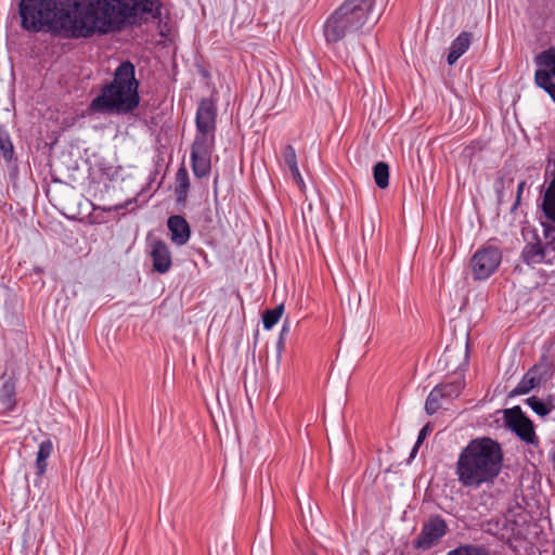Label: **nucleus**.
<instances>
[{
    "label": "nucleus",
    "instance_id": "c85d7f7f",
    "mask_svg": "<svg viewBox=\"0 0 555 555\" xmlns=\"http://www.w3.org/2000/svg\"><path fill=\"white\" fill-rule=\"evenodd\" d=\"M526 403L531 408V410L539 416L544 417L548 415L550 409L546 406L544 400L540 399L537 396L529 397L526 399Z\"/></svg>",
    "mask_w": 555,
    "mask_h": 555
},
{
    "label": "nucleus",
    "instance_id": "7c9ffc66",
    "mask_svg": "<svg viewBox=\"0 0 555 555\" xmlns=\"http://www.w3.org/2000/svg\"><path fill=\"white\" fill-rule=\"evenodd\" d=\"M433 425L430 423H427L418 433L417 440L411 451V456H415L416 452L418 451L420 446L423 443L425 438L433 431Z\"/></svg>",
    "mask_w": 555,
    "mask_h": 555
},
{
    "label": "nucleus",
    "instance_id": "a211bd4d",
    "mask_svg": "<svg viewBox=\"0 0 555 555\" xmlns=\"http://www.w3.org/2000/svg\"><path fill=\"white\" fill-rule=\"evenodd\" d=\"M53 452V443L50 439L42 441L39 444V449L36 457V474L38 477H42L47 470V460Z\"/></svg>",
    "mask_w": 555,
    "mask_h": 555
},
{
    "label": "nucleus",
    "instance_id": "bb28decb",
    "mask_svg": "<svg viewBox=\"0 0 555 555\" xmlns=\"http://www.w3.org/2000/svg\"><path fill=\"white\" fill-rule=\"evenodd\" d=\"M534 61L538 66L548 67L555 76V47L539 53Z\"/></svg>",
    "mask_w": 555,
    "mask_h": 555
},
{
    "label": "nucleus",
    "instance_id": "e433bc0d",
    "mask_svg": "<svg viewBox=\"0 0 555 555\" xmlns=\"http://www.w3.org/2000/svg\"><path fill=\"white\" fill-rule=\"evenodd\" d=\"M554 473H555V464H554Z\"/></svg>",
    "mask_w": 555,
    "mask_h": 555
},
{
    "label": "nucleus",
    "instance_id": "423d86ee",
    "mask_svg": "<svg viewBox=\"0 0 555 555\" xmlns=\"http://www.w3.org/2000/svg\"><path fill=\"white\" fill-rule=\"evenodd\" d=\"M447 521L440 515H434L426 520L420 534L413 540V547L420 551H427L439 544L447 534Z\"/></svg>",
    "mask_w": 555,
    "mask_h": 555
},
{
    "label": "nucleus",
    "instance_id": "7ed1b4c3",
    "mask_svg": "<svg viewBox=\"0 0 555 555\" xmlns=\"http://www.w3.org/2000/svg\"><path fill=\"white\" fill-rule=\"evenodd\" d=\"M135 68L130 61H124L115 69L113 80L104 85L101 92L90 103L94 113H132L140 104L139 82Z\"/></svg>",
    "mask_w": 555,
    "mask_h": 555
},
{
    "label": "nucleus",
    "instance_id": "393cba45",
    "mask_svg": "<svg viewBox=\"0 0 555 555\" xmlns=\"http://www.w3.org/2000/svg\"><path fill=\"white\" fill-rule=\"evenodd\" d=\"M442 400H446L444 397H442L441 392H439V389L434 387V389L429 392L426 402H425V411L428 415L435 414L442 405Z\"/></svg>",
    "mask_w": 555,
    "mask_h": 555
},
{
    "label": "nucleus",
    "instance_id": "c756f323",
    "mask_svg": "<svg viewBox=\"0 0 555 555\" xmlns=\"http://www.w3.org/2000/svg\"><path fill=\"white\" fill-rule=\"evenodd\" d=\"M282 157L284 164L288 167L289 170H293L298 167L297 155L293 145L288 144L284 147L282 152Z\"/></svg>",
    "mask_w": 555,
    "mask_h": 555
},
{
    "label": "nucleus",
    "instance_id": "5701e85b",
    "mask_svg": "<svg viewBox=\"0 0 555 555\" xmlns=\"http://www.w3.org/2000/svg\"><path fill=\"white\" fill-rule=\"evenodd\" d=\"M539 387L537 380H534V376L528 371L517 386L511 391L509 396H520L529 393L532 389Z\"/></svg>",
    "mask_w": 555,
    "mask_h": 555
},
{
    "label": "nucleus",
    "instance_id": "2eb2a0df",
    "mask_svg": "<svg viewBox=\"0 0 555 555\" xmlns=\"http://www.w3.org/2000/svg\"><path fill=\"white\" fill-rule=\"evenodd\" d=\"M215 149V133L196 131L191 153L192 154H212Z\"/></svg>",
    "mask_w": 555,
    "mask_h": 555
},
{
    "label": "nucleus",
    "instance_id": "cd10ccee",
    "mask_svg": "<svg viewBox=\"0 0 555 555\" xmlns=\"http://www.w3.org/2000/svg\"><path fill=\"white\" fill-rule=\"evenodd\" d=\"M447 555H491L486 548L473 544H464L450 551Z\"/></svg>",
    "mask_w": 555,
    "mask_h": 555
},
{
    "label": "nucleus",
    "instance_id": "72a5a7b5",
    "mask_svg": "<svg viewBox=\"0 0 555 555\" xmlns=\"http://www.w3.org/2000/svg\"><path fill=\"white\" fill-rule=\"evenodd\" d=\"M546 406L550 409V412L555 410V395H548L544 400Z\"/></svg>",
    "mask_w": 555,
    "mask_h": 555
},
{
    "label": "nucleus",
    "instance_id": "aec40b11",
    "mask_svg": "<svg viewBox=\"0 0 555 555\" xmlns=\"http://www.w3.org/2000/svg\"><path fill=\"white\" fill-rule=\"evenodd\" d=\"M435 387L439 389V392H441L446 400H451L457 398L461 395L465 387V382L463 377H459L452 382L438 384Z\"/></svg>",
    "mask_w": 555,
    "mask_h": 555
},
{
    "label": "nucleus",
    "instance_id": "39448f33",
    "mask_svg": "<svg viewBox=\"0 0 555 555\" xmlns=\"http://www.w3.org/2000/svg\"><path fill=\"white\" fill-rule=\"evenodd\" d=\"M502 261V253L498 247L486 246L477 250L470 259L474 280L482 281L490 278Z\"/></svg>",
    "mask_w": 555,
    "mask_h": 555
},
{
    "label": "nucleus",
    "instance_id": "6ab92c4d",
    "mask_svg": "<svg viewBox=\"0 0 555 555\" xmlns=\"http://www.w3.org/2000/svg\"><path fill=\"white\" fill-rule=\"evenodd\" d=\"M53 452V443L50 439L42 441L39 444V449L36 457V474L38 477H42L47 470V460Z\"/></svg>",
    "mask_w": 555,
    "mask_h": 555
},
{
    "label": "nucleus",
    "instance_id": "2f4dec72",
    "mask_svg": "<svg viewBox=\"0 0 555 555\" xmlns=\"http://www.w3.org/2000/svg\"><path fill=\"white\" fill-rule=\"evenodd\" d=\"M289 171L292 173V177H293L294 181L297 183V185L299 188H302L305 185V183H304V179L301 177V173L299 171V168L297 167V168H295L293 170H289Z\"/></svg>",
    "mask_w": 555,
    "mask_h": 555
},
{
    "label": "nucleus",
    "instance_id": "0eeeda50",
    "mask_svg": "<svg viewBox=\"0 0 555 555\" xmlns=\"http://www.w3.org/2000/svg\"><path fill=\"white\" fill-rule=\"evenodd\" d=\"M506 425L525 442L537 443L533 423L522 412L520 406H514L504 411Z\"/></svg>",
    "mask_w": 555,
    "mask_h": 555
},
{
    "label": "nucleus",
    "instance_id": "20e7f679",
    "mask_svg": "<svg viewBox=\"0 0 555 555\" xmlns=\"http://www.w3.org/2000/svg\"><path fill=\"white\" fill-rule=\"evenodd\" d=\"M374 4L375 0H346L324 24L326 42L336 43L348 33L360 29L367 22Z\"/></svg>",
    "mask_w": 555,
    "mask_h": 555
},
{
    "label": "nucleus",
    "instance_id": "a878e982",
    "mask_svg": "<svg viewBox=\"0 0 555 555\" xmlns=\"http://www.w3.org/2000/svg\"><path fill=\"white\" fill-rule=\"evenodd\" d=\"M284 311V305L281 304L273 309H268L263 312L262 323L266 330H271L281 319Z\"/></svg>",
    "mask_w": 555,
    "mask_h": 555
},
{
    "label": "nucleus",
    "instance_id": "1a4fd4ad",
    "mask_svg": "<svg viewBox=\"0 0 555 555\" xmlns=\"http://www.w3.org/2000/svg\"><path fill=\"white\" fill-rule=\"evenodd\" d=\"M151 257L153 269L158 273H166L171 268V253L167 244L162 240H155L152 243Z\"/></svg>",
    "mask_w": 555,
    "mask_h": 555
},
{
    "label": "nucleus",
    "instance_id": "f257e3e1",
    "mask_svg": "<svg viewBox=\"0 0 555 555\" xmlns=\"http://www.w3.org/2000/svg\"><path fill=\"white\" fill-rule=\"evenodd\" d=\"M21 26L28 31L64 33L68 38L106 34L126 21L160 14L153 0H21Z\"/></svg>",
    "mask_w": 555,
    "mask_h": 555
},
{
    "label": "nucleus",
    "instance_id": "412c9836",
    "mask_svg": "<svg viewBox=\"0 0 555 555\" xmlns=\"http://www.w3.org/2000/svg\"><path fill=\"white\" fill-rule=\"evenodd\" d=\"M552 72L538 69L534 74V81L538 87L543 89L555 102V83L552 80Z\"/></svg>",
    "mask_w": 555,
    "mask_h": 555
},
{
    "label": "nucleus",
    "instance_id": "f3484780",
    "mask_svg": "<svg viewBox=\"0 0 555 555\" xmlns=\"http://www.w3.org/2000/svg\"><path fill=\"white\" fill-rule=\"evenodd\" d=\"M191 163L195 177L205 178L209 175L211 169V154L191 153Z\"/></svg>",
    "mask_w": 555,
    "mask_h": 555
},
{
    "label": "nucleus",
    "instance_id": "4c0bfd02",
    "mask_svg": "<svg viewBox=\"0 0 555 555\" xmlns=\"http://www.w3.org/2000/svg\"><path fill=\"white\" fill-rule=\"evenodd\" d=\"M308 555H314V554H308Z\"/></svg>",
    "mask_w": 555,
    "mask_h": 555
},
{
    "label": "nucleus",
    "instance_id": "dca6fc26",
    "mask_svg": "<svg viewBox=\"0 0 555 555\" xmlns=\"http://www.w3.org/2000/svg\"><path fill=\"white\" fill-rule=\"evenodd\" d=\"M190 189L189 173L184 167L178 169L176 175L175 195L179 205H185Z\"/></svg>",
    "mask_w": 555,
    "mask_h": 555
},
{
    "label": "nucleus",
    "instance_id": "4be33fe9",
    "mask_svg": "<svg viewBox=\"0 0 555 555\" xmlns=\"http://www.w3.org/2000/svg\"><path fill=\"white\" fill-rule=\"evenodd\" d=\"M0 155L7 163L14 159V146L11 141L10 134L0 126Z\"/></svg>",
    "mask_w": 555,
    "mask_h": 555
},
{
    "label": "nucleus",
    "instance_id": "f8f14e48",
    "mask_svg": "<svg viewBox=\"0 0 555 555\" xmlns=\"http://www.w3.org/2000/svg\"><path fill=\"white\" fill-rule=\"evenodd\" d=\"M0 387V413L7 414L12 412L16 406V387L12 377L1 376Z\"/></svg>",
    "mask_w": 555,
    "mask_h": 555
},
{
    "label": "nucleus",
    "instance_id": "f03ea898",
    "mask_svg": "<svg viewBox=\"0 0 555 555\" xmlns=\"http://www.w3.org/2000/svg\"><path fill=\"white\" fill-rule=\"evenodd\" d=\"M504 453L501 444L490 438H475L462 449L455 465L459 482L464 488L492 486L502 472Z\"/></svg>",
    "mask_w": 555,
    "mask_h": 555
},
{
    "label": "nucleus",
    "instance_id": "9b49d317",
    "mask_svg": "<svg viewBox=\"0 0 555 555\" xmlns=\"http://www.w3.org/2000/svg\"><path fill=\"white\" fill-rule=\"evenodd\" d=\"M468 345L464 348L462 346H448L443 352L442 361L449 370L456 372L464 370L468 365Z\"/></svg>",
    "mask_w": 555,
    "mask_h": 555
},
{
    "label": "nucleus",
    "instance_id": "9d476101",
    "mask_svg": "<svg viewBox=\"0 0 555 555\" xmlns=\"http://www.w3.org/2000/svg\"><path fill=\"white\" fill-rule=\"evenodd\" d=\"M167 227L170 231L171 242L178 246L186 244L191 236V228L184 217L173 215L168 218Z\"/></svg>",
    "mask_w": 555,
    "mask_h": 555
},
{
    "label": "nucleus",
    "instance_id": "473e14b6",
    "mask_svg": "<svg viewBox=\"0 0 555 555\" xmlns=\"http://www.w3.org/2000/svg\"><path fill=\"white\" fill-rule=\"evenodd\" d=\"M525 185H526V181H520L517 186V195H516V201L514 204V209L520 204L521 194L524 192Z\"/></svg>",
    "mask_w": 555,
    "mask_h": 555
},
{
    "label": "nucleus",
    "instance_id": "6e6552de",
    "mask_svg": "<svg viewBox=\"0 0 555 555\" xmlns=\"http://www.w3.org/2000/svg\"><path fill=\"white\" fill-rule=\"evenodd\" d=\"M196 131L216 132L217 101L212 98L202 99L198 103L195 117Z\"/></svg>",
    "mask_w": 555,
    "mask_h": 555
},
{
    "label": "nucleus",
    "instance_id": "ddd939ff",
    "mask_svg": "<svg viewBox=\"0 0 555 555\" xmlns=\"http://www.w3.org/2000/svg\"><path fill=\"white\" fill-rule=\"evenodd\" d=\"M473 39V34L462 31L451 43L447 62L453 65L469 48Z\"/></svg>",
    "mask_w": 555,
    "mask_h": 555
},
{
    "label": "nucleus",
    "instance_id": "4468645a",
    "mask_svg": "<svg viewBox=\"0 0 555 555\" xmlns=\"http://www.w3.org/2000/svg\"><path fill=\"white\" fill-rule=\"evenodd\" d=\"M529 371L534 376V380H537L540 387L553 377L554 365L546 357H542Z\"/></svg>",
    "mask_w": 555,
    "mask_h": 555
},
{
    "label": "nucleus",
    "instance_id": "b1692460",
    "mask_svg": "<svg viewBox=\"0 0 555 555\" xmlns=\"http://www.w3.org/2000/svg\"><path fill=\"white\" fill-rule=\"evenodd\" d=\"M373 176L376 185L379 189H386L389 185V166L385 162H378L373 167Z\"/></svg>",
    "mask_w": 555,
    "mask_h": 555
},
{
    "label": "nucleus",
    "instance_id": "c9c22d12",
    "mask_svg": "<svg viewBox=\"0 0 555 555\" xmlns=\"http://www.w3.org/2000/svg\"><path fill=\"white\" fill-rule=\"evenodd\" d=\"M288 331H289V323H288V321H285L282 326V330L280 332V337L284 338L285 334L288 333Z\"/></svg>",
    "mask_w": 555,
    "mask_h": 555
},
{
    "label": "nucleus",
    "instance_id": "f704fd0d",
    "mask_svg": "<svg viewBox=\"0 0 555 555\" xmlns=\"http://www.w3.org/2000/svg\"><path fill=\"white\" fill-rule=\"evenodd\" d=\"M276 349H278V358H280L282 354V351L284 349V338L283 337H279L278 343H276Z\"/></svg>",
    "mask_w": 555,
    "mask_h": 555
}]
</instances>
